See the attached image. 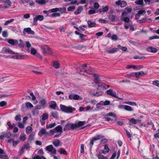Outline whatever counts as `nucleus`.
Listing matches in <instances>:
<instances>
[{
  "label": "nucleus",
  "instance_id": "1",
  "mask_svg": "<svg viewBox=\"0 0 159 159\" xmlns=\"http://www.w3.org/2000/svg\"><path fill=\"white\" fill-rule=\"evenodd\" d=\"M86 121H78L75 123H68L65 125L63 128L64 131L66 130H74L75 129L81 126L84 125Z\"/></svg>",
  "mask_w": 159,
  "mask_h": 159
},
{
  "label": "nucleus",
  "instance_id": "2",
  "mask_svg": "<svg viewBox=\"0 0 159 159\" xmlns=\"http://www.w3.org/2000/svg\"><path fill=\"white\" fill-rule=\"evenodd\" d=\"M87 67V64L83 65L77 69V71L81 75L87 76L89 75H91V73L89 72V70L86 68Z\"/></svg>",
  "mask_w": 159,
  "mask_h": 159
},
{
  "label": "nucleus",
  "instance_id": "3",
  "mask_svg": "<svg viewBox=\"0 0 159 159\" xmlns=\"http://www.w3.org/2000/svg\"><path fill=\"white\" fill-rule=\"evenodd\" d=\"M104 136L102 135H97L94 137H93L90 141V143L89 144L90 150H91L94 144V141L98 140H99L102 138H104Z\"/></svg>",
  "mask_w": 159,
  "mask_h": 159
},
{
  "label": "nucleus",
  "instance_id": "4",
  "mask_svg": "<svg viewBox=\"0 0 159 159\" xmlns=\"http://www.w3.org/2000/svg\"><path fill=\"white\" fill-rule=\"evenodd\" d=\"M60 107L61 110L65 113H72L73 111V108L71 106L67 107L62 104H60Z\"/></svg>",
  "mask_w": 159,
  "mask_h": 159
},
{
  "label": "nucleus",
  "instance_id": "5",
  "mask_svg": "<svg viewBox=\"0 0 159 159\" xmlns=\"http://www.w3.org/2000/svg\"><path fill=\"white\" fill-rule=\"evenodd\" d=\"M41 49L42 52L45 55L48 54L51 55L52 54L50 48L47 45L41 46Z\"/></svg>",
  "mask_w": 159,
  "mask_h": 159
},
{
  "label": "nucleus",
  "instance_id": "6",
  "mask_svg": "<svg viewBox=\"0 0 159 159\" xmlns=\"http://www.w3.org/2000/svg\"><path fill=\"white\" fill-rule=\"evenodd\" d=\"M48 132H47L46 129L41 128L38 133V135L40 137H42L44 135L45 137H48Z\"/></svg>",
  "mask_w": 159,
  "mask_h": 159
},
{
  "label": "nucleus",
  "instance_id": "7",
  "mask_svg": "<svg viewBox=\"0 0 159 159\" xmlns=\"http://www.w3.org/2000/svg\"><path fill=\"white\" fill-rule=\"evenodd\" d=\"M106 93L108 95L111 96L116 98H118V96L116 95V92H113V90L112 89H110L107 90L106 91Z\"/></svg>",
  "mask_w": 159,
  "mask_h": 159
},
{
  "label": "nucleus",
  "instance_id": "8",
  "mask_svg": "<svg viewBox=\"0 0 159 159\" xmlns=\"http://www.w3.org/2000/svg\"><path fill=\"white\" fill-rule=\"evenodd\" d=\"M1 53H9L11 54H18L17 53H16L13 52L8 48H7L6 47H4L2 48L1 51Z\"/></svg>",
  "mask_w": 159,
  "mask_h": 159
},
{
  "label": "nucleus",
  "instance_id": "9",
  "mask_svg": "<svg viewBox=\"0 0 159 159\" xmlns=\"http://www.w3.org/2000/svg\"><path fill=\"white\" fill-rule=\"evenodd\" d=\"M2 135H0V139L3 140L5 137L9 138L11 135V134L10 132H2Z\"/></svg>",
  "mask_w": 159,
  "mask_h": 159
},
{
  "label": "nucleus",
  "instance_id": "10",
  "mask_svg": "<svg viewBox=\"0 0 159 159\" xmlns=\"http://www.w3.org/2000/svg\"><path fill=\"white\" fill-rule=\"evenodd\" d=\"M80 96L77 94H74L73 93H70L68 95V98L71 100H78L80 98Z\"/></svg>",
  "mask_w": 159,
  "mask_h": 159
},
{
  "label": "nucleus",
  "instance_id": "11",
  "mask_svg": "<svg viewBox=\"0 0 159 159\" xmlns=\"http://www.w3.org/2000/svg\"><path fill=\"white\" fill-rule=\"evenodd\" d=\"M119 107L120 108H123L126 111H134L133 109L131 107L126 105H121L120 106H119Z\"/></svg>",
  "mask_w": 159,
  "mask_h": 159
},
{
  "label": "nucleus",
  "instance_id": "12",
  "mask_svg": "<svg viewBox=\"0 0 159 159\" xmlns=\"http://www.w3.org/2000/svg\"><path fill=\"white\" fill-rule=\"evenodd\" d=\"M115 3L117 5L120 6L122 7H125L127 5L126 2L124 0L121 1V0H118Z\"/></svg>",
  "mask_w": 159,
  "mask_h": 159
},
{
  "label": "nucleus",
  "instance_id": "13",
  "mask_svg": "<svg viewBox=\"0 0 159 159\" xmlns=\"http://www.w3.org/2000/svg\"><path fill=\"white\" fill-rule=\"evenodd\" d=\"M7 42L10 44L13 45H17L18 43V42L17 40H14L12 39H9L8 40Z\"/></svg>",
  "mask_w": 159,
  "mask_h": 159
},
{
  "label": "nucleus",
  "instance_id": "14",
  "mask_svg": "<svg viewBox=\"0 0 159 159\" xmlns=\"http://www.w3.org/2000/svg\"><path fill=\"white\" fill-rule=\"evenodd\" d=\"M87 24L89 28H92L95 26L96 24L95 21H92L90 20H88Z\"/></svg>",
  "mask_w": 159,
  "mask_h": 159
},
{
  "label": "nucleus",
  "instance_id": "15",
  "mask_svg": "<svg viewBox=\"0 0 159 159\" xmlns=\"http://www.w3.org/2000/svg\"><path fill=\"white\" fill-rule=\"evenodd\" d=\"M147 49L148 52L153 53H155L157 51L156 48L152 47H148L147 48Z\"/></svg>",
  "mask_w": 159,
  "mask_h": 159
},
{
  "label": "nucleus",
  "instance_id": "16",
  "mask_svg": "<svg viewBox=\"0 0 159 159\" xmlns=\"http://www.w3.org/2000/svg\"><path fill=\"white\" fill-rule=\"evenodd\" d=\"M146 13V11L145 10H140L138 11V13L136 14L135 15V17L137 19V17H139L140 15H141L143 14V15H144Z\"/></svg>",
  "mask_w": 159,
  "mask_h": 159
},
{
  "label": "nucleus",
  "instance_id": "17",
  "mask_svg": "<svg viewBox=\"0 0 159 159\" xmlns=\"http://www.w3.org/2000/svg\"><path fill=\"white\" fill-rule=\"evenodd\" d=\"M24 31L26 32L28 34H34V32L32 31L30 28H25L24 29Z\"/></svg>",
  "mask_w": 159,
  "mask_h": 159
},
{
  "label": "nucleus",
  "instance_id": "18",
  "mask_svg": "<svg viewBox=\"0 0 159 159\" xmlns=\"http://www.w3.org/2000/svg\"><path fill=\"white\" fill-rule=\"evenodd\" d=\"M118 51L117 48H113L111 49L107 50V52L109 54H113L116 53Z\"/></svg>",
  "mask_w": 159,
  "mask_h": 159
},
{
  "label": "nucleus",
  "instance_id": "19",
  "mask_svg": "<svg viewBox=\"0 0 159 159\" xmlns=\"http://www.w3.org/2000/svg\"><path fill=\"white\" fill-rule=\"evenodd\" d=\"M83 10V8L82 6H79L78 7V9L74 12L75 15H77L80 13Z\"/></svg>",
  "mask_w": 159,
  "mask_h": 159
},
{
  "label": "nucleus",
  "instance_id": "20",
  "mask_svg": "<svg viewBox=\"0 0 159 159\" xmlns=\"http://www.w3.org/2000/svg\"><path fill=\"white\" fill-rule=\"evenodd\" d=\"M144 74L143 71L136 72L135 74V75L136 78H138L140 76H142Z\"/></svg>",
  "mask_w": 159,
  "mask_h": 159
},
{
  "label": "nucleus",
  "instance_id": "21",
  "mask_svg": "<svg viewBox=\"0 0 159 159\" xmlns=\"http://www.w3.org/2000/svg\"><path fill=\"white\" fill-rule=\"evenodd\" d=\"M54 129L56 133L57 132H61V133L62 132V127L60 125H58Z\"/></svg>",
  "mask_w": 159,
  "mask_h": 159
},
{
  "label": "nucleus",
  "instance_id": "22",
  "mask_svg": "<svg viewBox=\"0 0 159 159\" xmlns=\"http://www.w3.org/2000/svg\"><path fill=\"white\" fill-rule=\"evenodd\" d=\"M53 102V103H51L49 106V107L52 109H56V107L57 106V105L56 102L54 101H52L51 102Z\"/></svg>",
  "mask_w": 159,
  "mask_h": 159
},
{
  "label": "nucleus",
  "instance_id": "23",
  "mask_svg": "<svg viewBox=\"0 0 159 159\" xmlns=\"http://www.w3.org/2000/svg\"><path fill=\"white\" fill-rule=\"evenodd\" d=\"M92 74V75H93V77H94L95 82L96 83H99V76L97 74Z\"/></svg>",
  "mask_w": 159,
  "mask_h": 159
},
{
  "label": "nucleus",
  "instance_id": "24",
  "mask_svg": "<svg viewBox=\"0 0 159 159\" xmlns=\"http://www.w3.org/2000/svg\"><path fill=\"white\" fill-rule=\"evenodd\" d=\"M41 105L42 106L43 108H45L46 107V105L47 104L46 102V101L45 99H42L40 102H39Z\"/></svg>",
  "mask_w": 159,
  "mask_h": 159
},
{
  "label": "nucleus",
  "instance_id": "25",
  "mask_svg": "<svg viewBox=\"0 0 159 159\" xmlns=\"http://www.w3.org/2000/svg\"><path fill=\"white\" fill-rule=\"evenodd\" d=\"M116 16L113 15H110L108 17V19L111 21L114 22L115 21Z\"/></svg>",
  "mask_w": 159,
  "mask_h": 159
},
{
  "label": "nucleus",
  "instance_id": "26",
  "mask_svg": "<svg viewBox=\"0 0 159 159\" xmlns=\"http://www.w3.org/2000/svg\"><path fill=\"white\" fill-rule=\"evenodd\" d=\"M32 159H46L43 156H40L39 155L35 154L34 157H33Z\"/></svg>",
  "mask_w": 159,
  "mask_h": 159
},
{
  "label": "nucleus",
  "instance_id": "27",
  "mask_svg": "<svg viewBox=\"0 0 159 159\" xmlns=\"http://www.w3.org/2000/svg\"><path fill=\"white\" fill-rule=\"evenodd\" d=\"M56 125V123H54L52 124H50L49 125H46V127L47 129H49L54 127Z\"/></svg>",
  "mask_w": 159,
  "mask_h": 159
},
{
  "label": "nucleus",
  "instance_id": "28",
  "mask_svg": "<svg viewBox=\"0 0 159 159\" xmlns=\"http://www.w3.org/2000/svg\"><path fill=\"white\" fill-rule=\"evenodd\" d=\"M120 19L121 21H124L125 23H128L129 22L130 20L129 18L128 17H124L123 18L120 17Z\"/></svg>",
  "mask_w": 159,
  "mask_h": 159
},
{
  "label": "nucleus",
  "instance_id": "29",
  "mask_svg": "<svg viewBox=\"0 0 159 159\" xmlns=\"http://www.w3.org/2000/svg\"><path fill=\"white\" fill-rule=\"evenodd\" d=\"M25 130L26 132L28 134H30L32 131V127L30 126H28L26 128Z\"/></svg>",
  "mask_w": 159,
  "mask_h": 159
},
{
  "label": "nucleus",
  "instance_id": "30",
  "mask_svg": "<svg viewBox=\"0 0 159 159\" xmlns=\"http://www.w3.org/2000/svg\"><path fill=\"white\" fill-rule=\"evenodd\" d=\"M35 2L40 5H43L46 3L45 0H36Z\"/></svg>",
  "mask_w": 159,
  "mask_h": 159
},
{
  "label": "nucleus",
  "instance_id": "31",
  "mask_svg": "<svg viewBox=\"0 0 159 159\" xmlns=\"http://www.w3.org/2000/svg\"><path fill=\"white\" fill-rule=\"evenodd\" d=\"M58 8L59 11H60L61 14H63L66 12V7H59Z\"/></svg>",
  "mask_w": 159,
  "mask_h": 159
},
{
  "label": "nucleus",
  "instance_id": "32",
  "mask_svg": "<svg viewBox=\"0 0 159 159\" xmlns=\"http://www.w3.org/2000/svg\"><path fill=\"white\" fill-rule=\"evenodd\" d=\"M102 94V93L101 92L98 91V90L94 91L93 94L94 95L97 96L101 95Z\"/></svg>",
  "mask_w": 159,
  "mask_h": 159
},
{
  "label": "nucleus",
  "instance_id": "33",
  "mask_svg": "<svg viewBox=\"0 0 159 159\" xmlns=\"http://www.w3.org/2000/svg\"><path fill=\"white\" fill-rule=\"evenodd\" d=\"M60 150H61L59 152L60 154H63L64 155H67V152L65 149L61 148H60Z\"/></svg>",
  "mask_w": 159,
  "mask_h": 159
},
{
  "label": "nucleus",
  "instance_id": "34",
  "mask_svg": "<svg viewBox=\"0 0 159 159\" xmlns=\"http://www.w3.org/2000/svg\"><path fill=\"white\" fill-rule=\"evenodd\" d=\"M86 47V46H84L83 45H80L79 44H76L75 46V48L78 49H82Z\"/></svg>",
  "mask_w": 159,
  "mask_h": 159
},
{
  "label": "nucleus",
  "instance_id": "35",
  "mask_svg": "<svg viewBox=\"0 0 159 159\" xmlns=\"http://www.w3.org/2000/svg\"><path fill=\"white\" fill-rule=\"evenodd\" d=\"M53 147L52 145H50L46 147V149L49 152H51L52 151V149H53Z\"/></svg>",
  "mask_w": 159,
  "mask_h": 159
},
{
  "label": "nucleus",
  "instance_id": "36",
  "mask_svg": "<svg viewBox=\"0 0 159 159\" xmlns=\"http://www.w3.org/2000/svg\"><path fill=\"white\" fill-rule=\"evenodd\" d=\"M20 139L21 141H24L26 139V135L24 134H20Z\"/></svg>",
  "mask_w": 159,
  "mask_h": 159
},
{
  "label": "nucleus",
  "instance_id": "37",
  "mask_svg": "<svg viewBox=\"0 0 159 159\" xmlns=\"http://www.w3.org/2000/svg\"><path fill=\"white\" fill-rule=\"evenodd\" d=\"M61 16V14L59 13H54L51 14L50 16L55 17H59Z\"/></svg>",
  "mask_w": 159,
  "mask_h": 159
},
{
  "label": "nucleus",
  "instance_id": "38",
  "mask_svg": "<svg viewBox=\"0 0 159 159\" xmlns=\"http://www.w3.org/2000/svg\"><path fill=\"white\" fill-rule=\"evenodd\" d=\"M52 143L55 146L57 147L60 144V141L58 139H57L56 141L53 142Z\"/></svg>",
  "mask_w": 159,
  "mask_h": 159
},
{
  "label": "nucleus",
  "instance_id": "39",
  "mask_svg": "<svg viewBox=\"0 0 159 159\" xmlns=\"http://www.w3.org/2000/svg\"><path fill=\"white\" fill-rule=\"evenodd\" d=\"M125 103L132 106H136L137 105L134 102H131L129 101H126L124 102Z\"/></svg>",
  "mask_w": 159,
  "mask_h": 159
},
{
  "label": "nucleus",
  "instance_id": "40",
  "mask_svg": "<svg viewBox=\"0 0 159 159\" xmlns=\"http://www.w3.org/2000/svg\"><path fill=\"white\" fill-rule=\"evenodd\" d=\"M117 48L122 50L123 51H125L127 50V48L126 47H123L120 45H118L117 46Z\"/></svg>",
  "mask_w": 159,
  "mask_h": 159
},
{
  "label": "nucleus",
  "instance_id": "41",
  "mask_svg": "<svg viewBox=\"0 0 159 159\" xmlns=\"http://www.w3.org/2000/svg\"><path fill=\"white\" fill-rule=\"evenodd\" d=\"M56 133V132L54 129L50 130L49 132H48V137L53 135L54 133Z\"/></svg>",
  "mask_w": 159,
  "mask_h": 159
},
{
  "label": "nucleus",
  "instance_id": "42",
  "mask_svg": "<svg viewBox=\"0 0 159 159\" xmlns=\"http://www.w3.org/2000/svg\"><path fill=\"white\" fill-rule=\"evenodd\" d=\"M105 115L107 116H109L111 117H113L115 118H116V116L114 113L111 112H109L108 113L106 114H105Z\"/></svg>",
  "mask_w": 159,
  "mask_h": 159
},
{
  "label": "nucleus",
  "instance_id": "43",
  "mask_svg": "<svg viewBox=\"0 0 159 159\" xmlns=\"http://www.w3.org/2000/svg\"><path fill=\"white\" fill-rule=\"evenodd\" d=\"M135 3L137 5H143V0H138V1L135 2Z\"/></svg>",
  "mask_w": 159,
  "mask_h": 159
},
{
  "label": "nucleus",
  "instance_id": "44",
  "mask_svg": "<svg viewBox=\"0 0 159 159\" xmlns=\"http://www.w3.org/2000/svg\"><path fill=\"white\" fill-rule=\"evenodd\" d=\"M48 115L47 113H43L42 115V119L45 120L48 118Z\"/></svg>",
  "mask_w": 159,
  "mask_h": 159
},
{
  "label": "nucleus",
  "instance_id": "45",
  "mask_svg": "<svg viewBox=\"0 0 159 159\" xmlns=\"http://www.w3.org/2000/svg\"><path fill=\"white\" fill-rule=\"evenodd\" d=\"M53 65L54 67L56 69L58 68L59 67V64L57 61L54 62Z\"/></svg>",
  "mask_w": 159,
  "mask_h": 159
},
{
  "label": "nucleus",
  "instance_id": "46",
  "mask_svg": "<svg viewBox=\"0 0 159 159\" xmlns=\"http://www.w3.org/2000/svg\"><path fill=\"white\" fill-rule=\"evenodd\" d=\"M0 158L2 159H8V156L6 153H5L4 155H0Z\"/></svg>",
  "mask_w": 159,
  "mask_h": 159
},
{
  "label": "nucleus",
  "instance_id": "47",
  "mask_svg": "<svg viewBox=\"0 0 159 159\" xmlns=\"http://www.w3.org/2000/svg\"><path fill=\"white\" fill-rule=\"evenodd\" d=\"M34 135L32 134H31L29 136L28 140L29 141L31 142L34 139Z\"/></svg>",
  "mask_w": 159,
  "mask_h": 159
},
{
  "label": "nucleus",
  "instance_id": "48",
  "mask_svg": "<svg viewBox=\"0 0 159 159\" xmlns=\"http://www.w3.org/2000/svg\"><path fill=\"white\" fill-rule=\"evenodd\" d=\"M23 147L25 149H28L30 147V145L29 143H25L24 144V145L23 146Z\"/></svg>",
  "mask_w": 159,
  "mask_h": 159
},
{
  "label": "nucleus",
  "instance_id": "49",
  "mask_svg": "<svg viewBox=\"0 0 159 159\" xmlns=\"http://www.w3.org/2000/svg\"><path fill=\"white\" fill-rule=\"evenodd\" d=\"M19 41L20 43L18 44V46L20 47H24L25 44L23 41L21 39H20Z\"/></svg>",
  "mask_w": 159,
  "mask_h": 159
},
{
  "label": "nucleus",
  "instance_id": "50",
  "mask_svg": "<svg viewBox=\"0 0 159 159\" xmlns=\"http://www.w3.org/2000/svg\"><path fill=\"white\" fill-rule=\"evenodd\" d=\"M75 6H72L68 7L67 8V10L69 11H73L75 9Z\"/></svg>",
  "mask_w": 159,
  "mask_h": 159
},
{
  "label": "nucleus",
  "instance_id": "51",
  "mask_svg": "<svg viewBox=\"0 0 159 159\" xmlns=\"http://www.w3.org/2000/svg\"><path fill=\"white\" fill-rule=\"evenodd\" d=\"M104 118L107 121H113V120L110 118L108 116H107L105 115H104Z\"/></svg>",
  "mask_w": 159,
  "mask_h": 159
},
{
  "label": "nucleus",
  "instance_id": "52",
  "mask_svg": "<svg viewBox=\"0 0 159 159\" xmlns=\"http://www.w3.org/2000/svg\"><path fill=\"white\" fill-rule=\"evenodd\" d=\"M118 37L116 34H113L111 37V39L114 41H116L117 40Z\"/></svg>",
  "mask_w": 159,
  "mask_h": 159
},
{
  "label": "nucleus",
  "instance_id": "53",
  "mask_svg": "<svg viewBox=\"0 0 159 159\" xmlns=\"http://www.w3.org/2000/svg\"><path fill=\"white\" fill-rule=\"evenodd\" d=\"M97 157L98 159H107L106 157L101 154H98Z\"/></svg>",
  "mask_w": 159,
  "mask_h": 159
},
{
  "label": "nucleus",
  "instance_id": "54",
  "mask_svg": "<svg viewBox=\"0 0 159 159\" xmlns=\"http://www.w3.org/2000/svg\"><path fill=\"white\" fill-rule=\"evenodd\" d=\"M14 20V19H12L10 20L6 21L4 24V25H8L11 22H12Z\"/></svg>",
  "mask_w": 159,
  "mask_h": 159
},
{
  "label": "nucleus",
  "instance_id": "55",
  "mask_svg": "<svg viewBox=\"0 0 159 159\" xmlns=\"http://www.w3.org/2000/svg\"><path fill=\"white\" fill-rule=\"evenodd\" d=\"M51 115L54 118H57L58 117V114L57 111L52 112Z\"/></svg>",
  "mask_w": 159,
  "mask_h": 159
},
{
  "label": "nucleus",
  "instance_id": "56",
  "mask_svg": "<svg viewBox=\"0 0 159 159\" xmlns=\"http://www.w3.org/2000/svg\"><path fill=\"white\" fill-rule=\"evenodd\" d=\"M102 9L103 12H106L108 10L109 8L108 6H106Z\"/></svg>",
  "mask_w": 159,
  "mask_h": 159
},
{
  "label": "nucleus",
  "instance_id": "57",
  "mask_svg": "<svg viewBox=\"0 0 159 159\" xmlns=\"http://www.w3.org/2000/svg\"><path fill=\"white\" fill-rule=\"evenodd\" d=\"M130 122L134 124H136L137 123V120L133 118H131L129 120Z\"/></svg>",
  "mask_w": 159,
  "mask_h": 159
},
{
  "label": "nucleus",
  "instance_id": "58",
  "mask_svg": "<svg viewBox=\"0 0 159 159\" xmlns=\"http://www.w3.org/2000/svg\"><path fill=\"white\" fill-rule=\"evenodd\" d=\"M126 135L128 138H130L131 137L132 135L126 129H125Z\"/></svg>",
  "mask_w": 159,
  "mask_h": 159
},
{
  "label": "nucleus",
  "instance_id": "59",
  "mask_svg": "<svg viewBox=\"0 0 159 159\" xmlns=\"http://www.w3.org/2000/svg\"><path fill=\"white\" fill-rule=\"evenodd\" d=\"M15 120H16L20 121L21 120V116L20 115H16L15 117Z\"/></svg>",
  "mask_w": 159,
  "mask_h": 159
},
{
  "label": "nucleus",
  "instance_id": "60",
  "mask_svg": "<svg viewBox=\"0 0 159 159\" xmlns=\"http://www.w3.org/2000/svg\"><path fill=\"white\" fill-rule=\"evenodd\" d=\"M38 20L42 21L44 19V16L41 15H38L36 16Z\"/></svg>",
  "mask_w": 159,
  "mask_h": 159
},
{
  "label": "nucleus",
  "instance_id": "61",
  "mask_svg": "<svg viewBox=\"0 0 159 159\" xmlns=\"http://www.w3.org/2000/svg\"><path fill=\"white\" fill-rule=\"evenodd\" d=\"M3 2H4L7 3L8 4L9 6H11V2L10 1V0H2Z\"/></svg>",
  "mask_w": 159,
  "mask_h": 159
},
{
  "label": "nucleus",
  "instance_id": "62",
  "mask_svg": "<svg viewBox=\"0 0 159 159\" xmlns=\"http://www.w3.org/2000/svg\"><path fill=\"white\" fill-rule=\"evenodd\" d=\"M37 154L39 155H43L44 154V152L42 149H40L37 152Z\"/></svg>",
  "mask_w": 159,
  "mask_h": 159
},
{
  "label": "nucleus",
  "instance_id": "63",
  "mask_svg": "<svg viewBox=\"0 0 159 159\" xmlns=\"http://www.w3.org/2000/svg\"><path fill=\"white\" fill-rule=\"evenodd\" d=\"M7 104V102L5 101H2L0 102V106L3 107Z\"/></svg>",
  "mask_w": 159,
  "mask_h": 159
},
{
  "label": "nucleus",
  "instance_id": "64",
  "mask_svg": "<svg viewBox=\"0 0 159 159\" xmlns=\"http://www.w3.org/2000/svg\"><path fill=\"white\" fill-rule=\"evenodd\" d=\"M152 84L153 85H156L159 87V81L156 80L153 81Z\"/></svg>",
  "mask_w": 159,
  "mask_h": 159
}]
</instances>
